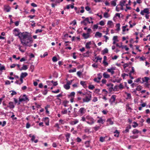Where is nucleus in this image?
Here are the masks:
<instances>
[{"mask_svg": "<svg viewBox=\"0 0 150 150\" xmlns=\"http://www.w3.org/2000/svg\"><path fill=\"white\" fill-rule=\"evenodd\" d=\"M131 128V126L130 125H129L128 127H127L126 128L125 130L124 131V132L125 133H127L129 132V129H130Z\"/></svg>", "mask_w": 150, "mask_h": 150, "instance_id": "obj_21", "label": "nucleus"}, {"mask_svg": "<svg viewBox=\"0 0 150 150\" xmlns=\"http://www.w3.org/2000/svg\"><path fill=\"white\" fill-rule=\"evenodd\" d=\"M70 134L69 133H67L66 135V139L67 141H68L69 138L70 137Z\"/></svg>", "mask_w": 150, "mask_h": 150, "instance_id": "obj_45", "label": "nucleus"}, {"mask_svg": "<svg viewBox=\"0 0 150 150\" xmlns=\"http://www.w3.org/2000/svg\"><path fill=\"white\" fill-rule=\"evenodd\" d=\"M18 46L19 47V50L21 52H25L24 50L21 49V47H22V46L20 45H18Z\"/></svg>", "mask_w": 150, "mask_h": 150, "instance_id": "obj_50", "label": "nucleus"}, {"mask_svg": "<svg viewBox=\"0 0 150 150\" xmlns=\"http://www.w3.org/2000/svg\"><path fill=\"white\" fill-rule=\"evenodd\" d=\"M5 67L4 66H2L0 67V71L2 72L3 70H5Z\"/></svg>", "mask_w": 150, "mask_h": 150, "instance_id": "obj_40", "label": "nucleus"}, {"mask_svg": "<svg viewBox=\"0 0 150 150\" xmlns=\"http://www.w3.org/2000/svg\"><path fill=\"white\" fill-rule=\"evenodd\" d=\"M142 88V87L140 85L138 86L136 88V90L138 91H140Z\"/></svg>", "mask_w": 150, "mask_h": 150, "instance_id": "obj_29", "label": "nucleus"}, {"mask_svg": "<svg viewBox=\"0 0 150 150\" xmlns=\"http://www.w3.org/2000/svg\"><path fill=\"white\" fill-rule=\"evenodd\" d=\"M119 89H123L124 88V86H123L122 84V83L120 84L119 86Z\"/></svg>", "mask_w": 150, "mask_h": 150, "instance_id": "obj_61", "label": "nucleus"}, {"mask_svg": "<svg viewBox=\"0 0 150 150\" xmlns=\"http://www.w3.org/2000/svg\"><path fill=\"white\" fill-rule=\"evenodd\" d=\"M108 121L109 122L110 125H112L113 124V122L111 119H108Z\"/></svg>", "mask_w": 150, "mask_h": 150, "instance_id": "obj_57", "label": "nucleus"}, {"mask_svg": "<svg viewBox=\"0 0 150 150\" xmlns=\"http://www.w3.org/2000/svg\"><path fill=\"white\" fill-rule=\"evenodd\" d=\"M104 17L106 18H107L109 17L108 16V12H105L104 13L103 15Z\"/></svg>", "mask_w": 150, "mask_h": 150, "instance_id": "obj_46", "label": "nucleus"}, {"mask_svg": "<svg viewBox=\"0 0 150 150\" xmlns=\"http://www.w3.org/2000/svg\"><path fill=\"white\" fill-rule=\"evenodd\" d=\"M47 93V89H45L44 91L42 92V93L44 95H46Z\"/></svg>", "mask_w": 150, "mask_h": 150, "instance_id": "obj_51", "label": "nucleus"}, {"mask_svg": "<svg viewBox=\"0 0 150 150\" xmlns=\"http://www.w3.org/2000/svg\"><path fill=\"white\" fill-rule=\"evenodd\" d=\"M116 96L115 95H112L109 100V102L111 104L114 103L116 99Z\"/></svg>", "mask_w": 150, "mask_h": 150, "instance_id": "obj_5", "label": "nucleus"}, {"mask_svg": "<svg viewBox=\"0 0 150 150\" xmlns=\"http://www.w3.org/2000/svg\"><path fill=\"white\" fill-rule=\"evenodd\" d=\"M127 0H122L120 1V4L125 5V3L126 2Z\"/></svg>", "mask_w": 150, "mask_h": 150, "instance_id": "obj_31", "label": "nucleus"}, {"mask_svg": "<svg viewBox=\"0 0 150 150\" xmlns=\"http://www.w3.org/2000/svg\"><path fill=\"white\" fill-rule=\"evenodd\" d=\"M127 99H130L131 98V94L129 93H127Z\"/></svg>", "mask_w": 150, "mask_h": 150, "instance_id": "obj_48", "label": "nucleus"}, {"mask_svg": "<svg viewBox=\"0 0 150 150\" xmlns=\"http://www.w3.org/2000/svg\"><path fill=\"white\" fill-rule=\"evenodd\" d=\"M120 24L119 23L117 24L116 25V27L117 28L116 29V30L117 31H119L120 30Z\"/></svg>", "mask_w": 150, "mask_h": 150, "instance_id": "obj_25", "label": "nucleus"}, {"mask_svg": "<svg viewBox=\"0 0 150 150\" xmlns=\"http://www.w3.org/2000/svg\"><path fill=\"white\" fill-rule=\"evenodd\" d=\"M59 91H60V90L59 89H58L57 90L55 91H52V93H58L59 92Z\"/></svg>", "mask_w": 150, "mask_h": 150, "instance_id": "obj_56", "label": "nucleus"}, {"mask_svg": "<svg viewBox=\"0 0 150 150\" xmlns=\"http://www.w3.org/2000/svg\"><path fill=\"white\" fill-rule=\"evenodd\" d=\"M111 4L113 6H116V1H111Z\"/></svg>", "mask_w": 150, "mask_h": 150, "instance_id": "obj_38", "label": "nucleus"}, {"mask_svg": "<svg viewBox=\"0 0 150 150\" xmlns=\"http://www.w3.org/2000/svg\"><path fill=\"white\" fill-rule=\"evenodd\" d=\"M11 84L10 82L8 80H6L5 81V85H10Z\"/></svg>", "mask_w": 150, "mask_h": 150, "instance_id": "obj_59", "label": "nucleus"}, {"mask_svg": "<svg viewBox=\"0 0 150 150\" xmlns=\"http://www.w3.org/2000/svg\"><path fill=\"white\" fill-rule=\"evenodd\" d=\"M103 77L105 78L108 79L110 77V75L106 72H104L103 74Z\"/></svg>", "mask_w": 150, "mask_h": 150, "instance_id": "obj_16", "label": "nucleus"}, {"mask_svg": "<svg viewBox=\"0 0 150 150\" xmlns=\"http://www.w3.org/2000/svg\"><path fill=\"white\" fill-rule=\"evenodd\" d=\"M98 78H95L94 79V81L95 82H97V83H99L100 82V80H98Z\"/></svg>", "mask_w": 150, "mask_h": 150, "instance_id": "obj_58", "label": "nucleus"}, {"mask_svg": "<svg viewBox=\"0 0 150 150\" xmlns=\"http://www.w3.org/2000/svg\"><path fill=\"white\" fill-rule=\"evenodd\" d=\"M52 60L54 62H56L57 61V59L56 56H54L53 57Z\"/></svg>", "mask_w": 150, "mask_h": 150, "instance_id": "obj_39", "label": "nucleus"}, {"mask_svg": "<svg viewBox=\"0 0 150 150\" xmlns=\"http://www.w3.org/2000/svg\"><path fill=\"white\" fill-rule=\"evenodd\" d=\"M82 36L85 39H87L89 37V33H83L82 35Z\"/></svg>", "mask_w": 150, "mask_h": 150, "instance_id": "obj_13", "label": "nucleus"}, {"mask_svg": "<svg viewBox=\"0 0 150 150\" xmlns=\"http://www.w3.org/2000/svg\"><path fill=\"white\" fill-rule=\"evenodd\" d=\"M51 82L53 83V85L55 86L58 85V83L57 81L54 82L52 80L51 81Z\"/></svg>", "mask_w": 150, "mask_h": 150, "instance_id": "obj_36", "label": "nucleus"}, {"mask_svg": "<svg viewBox=\"0 0 150 150\" xmlns=\"http://www.w3.org/2000/svg\"><path fill=\"white\" fill-rule=\"evenodd\" d=\"M11 9V8L9 5H6L4 6V10L6 12H10Z\"/></svg>", "mask_w": 150, "mask_h": 150, "instance_id": "obj_6", "label": "nucleus"}, {"mask_svg": "<svg viewBox=\"0 0 150 150\" xmlns=\"http://www.w3.org/2000/svg\"><path fill=\"white\" fill-rule=\"evenodd\" d=\"M6 124V122L5 121H4L3 122V123H2V122L1 121H0V125H1L3 127Z\"/></svg>", "mask_w": 150, "mask_h": 150, "instance_id": "obj_33", "label": "nucleus"}, {"mask_svg": "<svg viewBox=\"0 0 150 150\" xmlns=\"http://www.w3.org/2000/svg\"><path fill=\"white\" fill-rule=\"evenodd\" d=\"M90 122L86 121V122L89 124L92 125L94 123V119L92 118H90L89 120Z\"/></svg>", "mask_w": 150, "mask_h": 150, "instance_id": "obj_19", "label": "nucleus"}, {"mask_svg": "<svg viewBox=\"0 0 150 150\" xmlns=\"http://www.w3.org/2000/svg\"><path fill=\"white\" fill-rule=\"evenodd\" d=\"M102 34L101 33H100L99 32H97L95 35V36L97 37L98 36L99 37H101L102 36Z\"/></svg>", "mask_w": 150, "mask_h": 150, "instance_id": "obj_22", "label": "nucleus"}, {"mask_svg": "<svg viewBox=\"0 0 150 150\" xmlns=\"http://www.w3.org/2000/svg\"><path fill=\"white\" fill-rule=\"evenodd\" d=\"M88 88L90 89L93 90L95 88V87L93 85H90L88 86Z\"/></svg>", "mask_w": 150, "mask_h": 150, "instance_id": "obj_37", "label": "nucleus"}, {"mask_svg": "<svg viewBox=\"0 0 150 150\" xmlns=\"http://www.w3.org/2000/svg\"><path fill=\"white\" fill-rule=\"evenodd\" d=\"M91 44V41L87 42L86 44V47L87 49H89L91 48L90 45Z\"/></svg>", "mask_w": 150, "mask_h": 150, "instance_id": "obj_14", "label": "nucleus"}, {"mask_svg": "<svg viewBox=\"0 0 150 150\" xmlns=\"http://www.w3.org/2000/svg\"><path fill=\"white\" fill-rule=\"evenodd\" d=\"M67 110L65 109L64 110H62L61 111V113L63 114H67Z\"/></svg>", "mask_w": 150, "mask_h": 150, "instance_id": "obj_42", "label": "nucleus"}, {"mask_svg": "<svg viewBox=\"0 0 150 150\" xmlns=\"http://www.w3.org/2000/svg\"><path fill=\"white\" fill-rule=\"evenodd\" d=\"M69 103V101L68 100H64L62 103V104L65 107L67 106V104Z\"/></svg>", "mask_w": 150, "mask_h": 150, "instance_id": "obj_23", "label": "nucleus"}, {"mask_svg": "<svg viewBox=\"0 0 150 150\" xmlns=\"http://www.w3.org/2000/svg\"><path fill=\"white\" fill-rule=\"evenodd\" d=\"M97 75L98 76V80H100L102 77V75H101V73H99Z\"/></svg>", "mask_w": 150, "mask_h": 150, "instance_id": "obj_35", "label": "nucleus"}, {"mask_svg": "<svg viewBox=\"0 0 150 150\" xmlns=\"http://www.w3.org/2000/svg\"><path fill=\"white\" fill-rule=\"evenodd\" d=\"M97 122L98 123H101L102 124H103V120L102 118H100L99 120L97 121Z\"/></svg>", "mask_w": 150, "mask_h": 150, "instance_id": "obj_43", "label": "nucleus"}, {"mask_svg": "<svg viewBox=\"0 0 150 150\" xmlns=\"http://www.w3.org/2000/svg\"><path fill=\"white\" fill-rule=\"evenodd\" d=\"M13 31L15 36L18 37L23 45L29 47L32 46L33 40L30 33L27 32L21 33L17 28H15Z\"/></svg>", "mask_w": 150, "mask_h": 150, "instance_id": "obj_1", "label": "nucleus"}, {"mask_svg": "<svg viewBox=\"0 0 150 150\" xmlns=\"http://www.w3.org/2000/svg\"><path fill=\"white\" fill-rule=\"evenodd\" d=\"M81 23L85 25H87V23L86 22V21H84V20L81 22Z\"/></svg>", "mask_w": 150, "mask_h": 150, "instance_id": "obj_63", "label": "nucleus"}, {"mask_svg": "<svg viewBox=\"0 0 150 150\" xmlns=\"http://www.w3.org/2000/svg\"><path fill=\"white\" fill-rule=\"evenodd\" d=\"M43 120L44 121L46 125H49V119L48 117H46L43 118Z\"/></svg>", "mask_w": 150, "mask_h": 150, "instance_id": "obj_11", "label": "nucleus"}, {"mask_svg": "<svg viewBox=\"0 0 150 150\" xmlns=\"http://www.w3.org/2000/svg\"><path fill=\"white\" fill-rule=\"evenodd\" d=\"M104 22L103 21H101L100 22L99 24L101 26H103L104 25Z\"/></svg>", "mask_w": 150, "mask_h": 150, "instance_id": "obj_60", "label": "nucleus"}, {"mask_svg": "<svg viewBox=\"0 0 150 150\" xmlns=\"http://www.w3.org/2000/svg\"><path fill=\"white\" fill-rule=\"evenodd\" d=\"M76 108H74V111L73 112V114L74 117H76L78 115L77 113V111L76 110Z\"/></svg>", "mask_w": 150, "mask_h": 150, "instance_id": "obj_24", "label": "nucleus"}, {"mask_svg": "<svg viewBox=\"0 0 150 150\" xmlns=\"http://www.w3.org/2000/svg\"><path fill=\"white\" fill-rule=\"evenodd\" d=\"M28 69L27 65H23L21 69H20L19 70L21 71L22 70H26Z\"/></svg>", "mask_w": 150, "mask_h": 150, "instance_id": "obj_18", "label": "nucleus"}, {"mask_svg": "<svg viewBox=\"0 0 150 150\" xmlns=\"http://www.w3.org/2000/svg\"><path fill=\"white\" fill-rule=\"evenodd\" d=\"M133 123L134 124V125H132V127H134L135 128L136 127H137L138 126V124L137 123V122H134Z\"/></svg>", "mask_w": 150, "mask_h": 150, "instance_id": "obj_47", "label": "nucleus"}, {"mask_svg": "<svg viewBox=\"0 0 150 150\" xmlns=\"http://www.w3.org/2000/svg\"><path fill=\"white\" fill-rule=\"evenodd\" d=\"M143 11H144V13H146L147 14H149V9L148 8H144Z\"/></svg>", "mask_w": 150, "mask_h": 150, "instance_id": "obj_28", "label": "nucleus"}, {"mask_svg": "<svg viewBox=\"0 0 150 150\" xmlns=\"http://www.w3.org/2000/svg\"><path fill=\"white\" fill-rule=\"evenodd\" d=\"M23 98H19V101H20V102L25 101L26 100H29L28 98L27 97L26 95L24 94L23 96Z\"/></svg>", "mask_w": 150, "mask_h": 150, "instance_id": "obj_4", "label": "nucleus"}, {"mask_svg": "<svg viewBox=\"0 0 150 150\" xmlns=\"http://www.w3.org/2000/svg\"><path fill=\"white\" fill-rule=\"evenodd\" d=\"M108 52V50L107 48H105L102 51V54L103 55L105 54V53H107Z\"/></svg>", "mask_w": 150, "mask_h": 150, "instance_id": "obj_20", "label": "nucleus"}, {"mask_svg": "<svg viewBox=\"0 0 150 150\" xmlns=\"http://www.w3.org/2000/svg\"><path fill=\"white\" fill-rule=\"evenodd\" d=\"M28 75V74L26 72L22 73L21 74L20 77L24 78Z\"/></svg>", "mask_w": 150, "mask_h": 150, "instance_id": "obj_17", "label": "nucleus"}, {"mask_svg": "<svg viewBox=\"0 0 150 150\" xmlns=\"http://www.w3.org/2000/svg\"><path fill=\"white\" fill-rule=\"evenodd\" d=\"M9 105L7 107H9L10 109L13 108H14L15 106L13 105V103L12 102H10L9 103Z\"/></svg>", "mask_w": 150, "mask_h": 150, "instance_id": "obj_15", "label": "nucleus"}, {"mask_svg": "<svg viewBox=\"0 0 150 150\" xmlns=\"http://www.w3.org/2000/svg\"><path fill=\"white\" fill-rule=\"evenodd\" d=\"M105 140H112V139L110 137H107V136H106V137H100L99 141H103Z\"/></svg>", "mask_w": 150, "mask_h": 150, "instance_id": "obj_7", "label": "nucleus"}, {"mask_svg": "<svg viewBox=\"0 0 150 150\" xmlns=\"http://www.w3.org/2000/svg\"><path fill=\"white\" fill-rule=\"evenodd\" d=\"M29 137L31 138V141H34L35 138V137L34 135H32V134H30L29 135Z\"/></svg>", "mask_w": 150, "mask_h": 150, "instance_id": "obj_27", "label": "nucleus"}, {"mask_svg": "<svg viewBox=\"0 0 150 150\" xmlns=\"http://www.w3.org/2000/svg\"><path fill=\"white\" fill-rule=\"evenodd\" d=\"M62 95L61 93L59 94L58 95H57L56 96L57 97V99H58V100H59L60 101H61V99L60 98H59L58 97H62Z\"/></svg>", "mask_w": 150, "mask_h": 150, "instance_id": "obj_41", "label": "nucleus"}, {"mask_svg": "<svg viewBox=\"0 0 150 150\" xmlns=\"http://www.w3.org/2000/svg\"><path fill=\"white\" fill-rule=\"evenodd\" d=\"M42 31V29H37L36 30L35 33H41Z\"/></svg>", "mask_w": 150, "mask_h": 150, "instance_id": "obj_52", "label": "nucleus"}, {"mask_svg": "<svg viewBox=\"0 0 150 150\" xmlns=\"http://www.w3.org/2000/svg\"><path fill=\"white\" fill-rule=\"evenodd\" d=\"M85 9L87 11H89L91 10V8L89 6H86L85 7Z\"/></svg>", "mask_w": 150, "mask_h": 150, "instance_id": "obj_64", "label": "nucleus"}, {"mask_svg": "<svg viewBox=\"0 0 150 150\" xmlns=\"http://www.w3.org/2000/svg\"><path fill=\"white\" fill-rule=\"evenodd\" d=\"M34 68V66L33 65H31L30 67V69H31V71L32 72L33 71Z\"/></svg>", "mask_w": 150, "mask_h": 150, "instance_id": "obj_53", "label": "nucleus"}, {"mask_svg": "<svg viewBox=\"0 0 150 150\" xmlns=\"http://www.w3.org/2000/svg\"><path fill=\"white\" fill-rule=\"evenodd\" d=\"M91 95L88 94H87V95L86 96L85 98L83 99V102L82 103L88 102L91 100Z\"/></svg>", "mask_w": 150, "mask_h": 150, "instance_id": "obj_2", "label": "nucleus"}, {"mask_svg": "<svg viewBox=\"0 0 150 150\" xmlns=\"http://www.w3.org/2000/svg\"><path fill=\"white\" fill-rule=\"evenodd\" d=\"M82 74L81 72L80 71H78L77 72V75L79 77H81V76Z\"/></svg>", "mask_w": 150, "mask_h": 150, "instance_id": "obj_62", "label": "nucleus"}, {"mask_svg": "<svg viewBox=\"0 0 150 150\" xmlns=\"http://www.w3.org/2000/svg\"><path fill=\"white\" fill-rule=\"evenodd\" d=\"M86 111V109L84 108H81L79 109V112L81 114V115L84 114Z\"/></svg>", "mask_w": 150, "mask_h": 150, "instance_id": "obj_8", "label": "nucleus"}, {"mask_svg": "<svg viewBox=\"0 0 150 150\" xmlns=\"http://www.w3.org/2000/svg\"><path fill=\"white\" fill-rule=\"evenodd\" d=\"M10 92H12V93H11V95L12 96H13L14 95H16L17 94V93L14 91L12 90L11 91H10Z\"/></svg>", "mask_w": 150, "mask_h": 150, "instance_id": "obj_49", "label": "nucleus"}, {"mask_svg": "<svg viewBox=\"0 0 150 150\" xmlns=\"http://www.w3.org/2000/svg\"><path fill=\"white\" fill-rule=\"evenodd\" d=\"M64 88L67 90H68L70 88V86L67 84L64 85Z\"/></svg>", "mask_w": 150, "mask_h": 150, "instance_id": "obj_30", "label": "nucleus"}, {"mask_svg": "<svg viewBox=\"0 0 150 150\" xmlns=\"http://www.w3.org/2000/svg\"><path fill=\"white\" fill-rule=\"evenodd\" d=\"M100 126H96L94 127V128L95 131H97L100 129Z\"/></svg>", "mask_w": 150, "mask_h": 150, "instance_id": "obj_54", "label": "nucleus"}, {"mask_svg": "<svg viewBox=\"0 0 150 150\" xmlns=\"http://www.w3.org/2000/svg\"><path fill=\"white\" fill-rule=\"evenodd\" d=\"M76 68H74L73 69H71L69 70V72H76Z\"/></svg>", "mask_w": 150, "mask_h": 150, "instance_id": "obj_55", "label": "nucleus"}, {"mask_svg": "<svg viewBox=\"0 0 150 150\" xmlns=\"http://www.w3.org/2000/svg\"><path fill=\"white\" fill-rule=\"evenodd\" d=\"M118 37L117 36H115L113 37V40L114 41H118L117 40Z\"/></svg>", "mask_w": 150, "mask_h": 150, "instance_id": "obj_44", "label": "nucleus"}, {"mask_svg": "<svg viewBox=\"0 0 150 150\" xmlns=\"http://www.w3.org/2000/svg\"><path fill=\"white\" fill-rule=\"evenodd\" d=\"M142 82L141 83H142L144 82L146 83H150V79L149 78L147 77H145L144 78H142Z\"/></svg>", "mask_w": 150, "mask_h": 150, "instance_id": "obj_3", "label": "nucleus"}, {"mask_svg": "<svg viewBox=\"0 0 150 150\" xmlns=\"http://www.w3.org/2000/svg\"><path fill=\"white\" fill-rule=\"evenodd\" d=\"M109 86H110V87L108 89L110 92H111L112 91V90L113 91V85L111 83H108L107 84V86L109 87Z\"/></svg>", "mask_w": 150, "mask_h": 150, "instance_id": "obj_12", "label": "nucleus"}, {"mask_svg": "<svg viewBox=\"0 0 150 150\" xmlns=\"http://www.w3.org/2000/svg\"><path fill=\"white\" fill-rule=\"evenodd\" d=\"M115 69V67H112L110 69H108L107 71L111 73V74L112 75L115 73V72L113 70Z\"/></svg>", "mask_w": 150, "mask_h": 150, "instance_id": "obj_9", "label": "nucleus"}, {"mask_svg": "<svg viewBox=\"0 0 150 150\" xmlns=\"http://www.w3.org/2000/svg\"><path fill=\"white\" fill-rule=\"evenodd\" d=\"M107 25H108V28H111L113 27V23L111 21H109L107 23Z\"/></svg>", "mask_w": 150, "mask_h": 150, "instance_id": "obj_10", "label": "nucleus"}, {"mask_svg": "<svg viewBox=\"0 0 150 150\" xmlns=\"http://www.w3.org/2000/svg\"><path fill=\"white\" fill-rule=\"evenodd\" d=\"M132 132L133 134H138L139 132L137 129H134Z\"/></svg>", "mask_w": 150, "mask_h": 150, "instance_id": "obj_32", "label": "nucleus"}, {"mask_svg": "<svg viewBox=\"0 0 150 150\" xmlns=\"http://www.w3.org/2000/svg\"><path fill=\"white\" fill-rule=\"evenodd\" d=\"M121 80V79L118 80L115 79V80H113V81H112L113 83H115V82H117V83H119L120 82V81Z\"/></svg>", "mask_w": 150, "mask_h": 150, "instance_id": "obj_34", "label": "nucleus"}, {"mask_svg": "<svg viewBox=\"0 0 150 150\" xmlns=\"http://www.w3.org/2000/svg\"><path fill=\"white\" fill-rule=\"evenodd\" d=\"M115 134H114V136L117 137H118L119 135V132L117 130H116L114 132Z\"/></svg>", "mask_w": 150, "mask_h": 150, "instance_id": "obj_26", "label": "nucleus"}]
</instances>
